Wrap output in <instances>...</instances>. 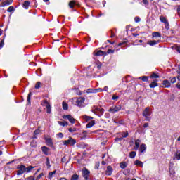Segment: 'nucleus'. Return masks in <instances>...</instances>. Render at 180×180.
I'll list each match as a JSON object with an SVG mask.
<instances>
[{
  "label": "nucleus",
  "instance_id": "obj_54",
  "mask_svg": "<svg viewBox=\"0 0 180 180\" xmlns=\"http://www.w3.org/2000/svg\"><path fill=\"white\" fill-rule=\"evenodd\" d=\"M58 137H60V139H63V137H64V135L61 132L58 133Z\"/></svg>",
  "mask_w": 180,
  "mask_h": 180
},
{
  "label": "nucleus",
  "instance_id": "obj_42",
  "mask_svg": "<svg viewBox=\"0 0 180 180\" xmlns=\"http://www.w3.org/2000/svg\"><path fill=\"white\" fill-rule=\"evenodd\" d=\"M82 136H83V137L85 139V137L88 136V131H83V132L82 133Z\"/></svg>",
  "mask_w": 180,
  "mask_h": 180
},
{
  "label": "nucleus",
  "instance_id": "obj_33",
  "mask_svg": "<svg viewBox=\"0 0 180 180\" xmlns=\"http://www.w3.org/2000/svg\"><path fill=\"white\" fill-rule=\"evenodd\" d=\"M124 175H129L130 174V169H125L123 171Z\"/></svg>",
  "mask_w": 180,
  "mask_h": 180
},
{
  "label": "nucleus",
  "instance_id": "obj_62",
  "mask_svg": "<svg viewBox=\"0 0 180 180\" xmlns=\"http://www.w3.org/2000/svg\"><path fill=\"white\" fill-rule=\"evenodd\" d=\"M148 126H149V124H148V122H146V123H145V124H143V127H144L145 129L147 128V127H148Z\"/></svg>",
  "mask_w": 180,
  "mask_h": 180
},
{
  "label": "nucleus",
  "instance_id": "obj_36",
  "mask_svg": "<svg viewBox=\"0 0 180 180\" xmlns=\"http://www.w3.org/2000/svg\"><path fill=\"white\" fill-rule=\"evenodd\" d=\"M30 146H31V147H37V143L34 140H33L30 143Z\"/></svg>",
  "mask_w": 180,
  "mask_h": 180
},
{
  "label": "nucleus",
  "instance_id": "obj_35",
  "mask_svg": "<svg viewBox=\"0 0 180 180\" xmlns=\"http://www.w3.org/2000/svg\"><path fill=\"white\" fill-rule=\"evenodd\" d=\"M68 131L70 133H75V131H77V128L73 127V128H69L68 129Z\"/></svg>",
  "mask_w": 180,
  "mask_h": 180
},
{
  "label": "nucleus",
  "instance_id": "obj_50",
  "mask_svg": "<svg viewBox=\"0 0 180 180\" xmlns=\"http://www.w3.org/2000/svg\"><path fill=\"white\" fill-rule=\"evenodd\" d=\"M117 99H119V96H116V95H113L112 96V100L113 101H117Z\"/></svg>",
  "mask_w": 180,
  "mask_h": 180
},
{
  "label": "nucleus",
  "instance_id": "obj_59",
  "mask_svg": "<svg viewBox=\"0 0 180 180\" xmlns=\"http://www.w3.org/2000/svg\"><path fill=\"white\" fill-rule=\"evenodd\" d=\"M1 1H2V0H0V8L5 6V3H4V2H1Z\"/></svg>",
  "mask_w": 180,
  "mask_h": 180
},
{
  "label": "nucleus",
  "instance_id": "obj_49",
  "mask_svg": "<svg viewBox=\"0 0 180 180\" xmlns=\"http://www.w3.org/2000/svg\"><path fill=\"white\" fill-rule=\"evenodd\" d=\"M44 174L43 173H41L39 175L37 176L36 180H39L41 176H43Z\"/></svg>",
  "mask_w": 180,
  "mask_h": 180
},
{
  "label": "nucleus",
  "instance_id": "obj_24",
  "mask_svg": "<svg viewBox=\"0 0 180 180\" xmlns=\"http://www.w3.org/2000/svg\"><path fill=\"white\" fill-rule=\"evenodd\" d=\"M134 165H137L138 167H143V162H141L140 160H136V161H134Z\"/></svg>",
  "mask_w": 180,
  "mask_h": 180
},
{
  "label": "nucleus",
  "instance_id": "obj_47",
  "mask_svg": "<svg viewBox=\"0 0 180 180\" xmlns=\"http://www.w3.org/2000/svg\"><path fill=\"white\" fill-rule=\"evenodd\" d=\"M107 53H108V54H113V53H115V50L108 49Z\"/></svg>",
  "mask_w": 180,
  "mask_h": 180
},
{
  "label": "nucleus",
  "instance_id": "obj_7",
  "mask_svg": "<svg viewBox=\"0 0 180 180\" xmlns=\"http://www.w3.org/2000/svg\"><path fill=\"white\" fill-rule=\"evenodd\" d=\"M84 102H85V98L79 97L76 101V105H77V106H79V108H82V107H84Z\"/></svg>",
  "mask_w": 180,
  "mask_h": 180
},
{
  "label": "nucleus",
  "instance_id": "obj_5",
  "mask_svg": "<svg viewBox=\"0 0 180 180\" xmlns=\"http://www.w3.org/2000/svg\"><path fill=\"white\" fill-rule=\"evenodd\" d=\"M91 111L93 113H100V115H103L105 110H103V108L102 107H96L94 106L91 109Z\"/></svg>",
  "mask_w": 180,
  "mask_h": 180
},
{
  "label": "nucleus",
  "instance_id": "obj_16",
  "mask_svg": "<svg viewBox=\"0 0 180 180\" xmlns=\"http://www.w3.org/2000/svg\"><path fill=\"white\" fill-rule=\"evenodd\" d=\"M82 118L85 120V122H91V120H92V119H94V117H91V116H88V115H83L82 116Z\"/></svg>",
  "mask_w": 180,
  "mask_h": 180
},
{
  "label": "nucleus",
  "instance_id": "obj_38",
  "mask_svg": "<svg viewBox=\"0 0 180 180\" xmlns=\"http://www.w3.org/2000/svg\"><path fill=\"white\" fill-rule=\"evenodd\" d=\"M150 78H160V75H157L156 73H153L150 75Z\"/></svg>",
  "mask_w": 180,
  "mask_h": 180
},
{
  "label": "nucleus",
  "instance_id": "obj_60",
  "mask_svg": "<svg viewBox=\"0 0 180 180\" xmlns=\"http://www.w3.org/2000/svg\"><path fill=\"white\" fill-rule=\"evenodd\" d=\"M143 3L144 5H148V0H143Z\"/></svg>",
  "mask_w": 180,
  "mask_h": 180
},
{
  "label": "nucleus",
  "instance_id": "obj_9",
  "mask_svg": "<svg viewBox=\"0 0 180 180\" xmlns=\"http://www.w3.org/2000/svg\"><path fill=\"white\" fill-rule=\"evenodd\" d=\"M63 119H68V120H69V122H70L72 124H74V123H75V120L74 119V117H72L71 115H64Z\"/></svg>",
  "mask_w": 180,
  "mask_h": 180
},
{
  "label": "nucleus",
  "instance_id": "obj_11",
  "mask_svg": "<svg viewBox=\"0 0 180 180\" xmlns=\"http://www.w3.org/2000/svg\"><path fill=\"white\" fill-rule=\"evenodd\" d=\"M162 85H163L165 88H169L171 86V82H169V80L165 79L162 81Z\"/></svg>",
  "mask_w": 180,
  "mask_h": 180
},
{
  "label": "nucleus",
  "instance_id": "obj_19",
  "mask_svg": "<svg viewBox=\"0 0 180 180\" xmlns=\"http://www.w3.org/2000/svg\"><path fill=\"white\" fill-rule=\"evenodd\" d=\"M94 56H105V52L103 51H95L94 52Z\"/></svg>",
  "mask_w": 180,
  "mask_h": 180
},
{
  "label": "nucleus",
  "instance_id": "obj_12",
  "mask_svg": "<svg viewBox=\"0 0 180 180\" xmlns=\"http://www.w3.org/2000/svg\"><path fill=\"white\" fill-rule=\"evenodd\" d=\"M158 80L154 79L150 84V88H156V86H158Z\"/></svg>",
  "mask_w": 180,
  "mask_h": 180
},
{
  "label": "nucleus",
  "instance_id": "obj_53",
  "mask_svg": "<svg viewBox=\"0 0 180 180\" xmlns=\"http://www.w3.org/2000/svg\"><path fill=\"white\" fill-rule=\"evenodd\" d=\"M103 91V89L98 88L95 89V92H102Z\"/></svg>",
  "mask_w": 180,
  "mask_h": 180
},
{
  "label": "nucleus",
  "instance_id": "obj_8",
  "mask_svg": "<svg viewBox=\"0 0 180 180\" xmlns=\"http://www.w3.org/2000/svg\"><path fill=\"white\" fill-rule=\"evenodd\" d=\"M89 174H91V172H89V170H88V169H86V167L83 168L82 172V175L83 178H84L85 180H88Z\"/></svg>",
  "mask_w": 180,
  "mask_h": 180
},
{
  "label": "nucleus",
  "instance_id": "obj_27",
  "mask_svg": "<svg viewBox=\"0 0 180 180\" xmlns=\"http://www.w3.org/2000/svg\"><path fill=\"white\" fill-rule=\"evenodd\" d=\"M58 124H60V126H63L64 127V126H68V122H61V121H58Z\"/></svg>",
  "mask_w": 180,
  "mask_h": 180
},
{
  "label": "nucleus",
  "instance_id": "obj_61",
  "mask_svg": "<svg viewBox=\"0 0 180 180\" xmlns=\"http://www.w3.org/2000/svg\"><path fill=\"white\" fill-rule=\"evenodd\" d=\"M97 68L98 70H101V68H102V64L101 63H99L98 65H97Z\"/></svg>",
  "mask_w": 180,
  "mask_h": 180
},
{
  "label": "nucleus",
  "instance_id": "obj_52",
  "mask_svg": "<svg viewBox=\"0 0 180 180\" xmlns=\"http://www.w3.org/2000/svg\"><path fill=\"white\" fill-rule=\"evenodd\" d=\"M175 157L176 160H180V153H176Z\"/></svg>",
  "mask_w": 180,
  "mask_h": 180
},
{
  "label": "nucleus",
  "instance_id": "obj_57",
  "mask_svg": "<svg viewBox=\"0 0 180 180\" xmlns=\"http://www.w3.org/2000/svg\"><path fill=\"white\" fill-rule=\"evenodd\" d=\"M27 180H34V176H30V177H28V178L27 179Z\"/></svg>",
  "mask_w": 180,
  "mask_h": 180
},
{
  "label": "nucleus",
  "instance_id": "obj_58",
  "mask_svg": "<svg viewBox=\"0 0 180 180\" xmlns=\"http://www.w3.org/2000/svg\"><path fill=\"white\" fill-rule=\"evenodd\" d=\"M169 169L170 175H174V174H175V172L174 170L171 171V168H169Z\"/></svg>",
  "mask_w": 180,
  "mask_h": 180
},
{
  "label": "nucleus",
  "instance_id": "obj_1",
  "mask_svg": "<svg viewBox=\"0 0 180 180\" xmlns=\"http://www.w3.org/2000/svg\"><path fill=\"white\" fill-rule=\"evenodd\" d=\"M33 168H34L33 166H28L26 167V166L23 165H18L17 167V169H18L17 171V175H22V174H25V172L29 173L30 171H32V169H33Z\"/></svg>",
  "mask_w": 180,
  "mask_h": 180
},
{
  "label": "nucleus",
  "instance_id": "obj_64",
  "mask_svg": "<svg viewBox=\"0 0 180 180\" xmlns=\"http://www.w3.org/2000/svg\"><path fill=\"white\" fill-rule=\"evenodd\" d=\"M176 88H178V89H180V82L177 83Z\"/></svg>",
  "mask_w": 180,
  "mask_h": 180
},
{
  "label": "nucleus",
  "instance_id": "obj_4",
  "mask_svg": "<svg viewBox=\"0 0 180 180\" xmlns=\"http://www.w3.org/2000/svg\"><path fill=\"white\" fill-rule=\"evenodd\" d=\"M76 143H77V141L75 139H72V137H69V139L65 140L63 144L64 146H68L69 144L70 146H75Z\"/></svg>",
  "mask_w": 180,
  "mask_h": 180
},
{
  "label": "nucleus",
  "instance_id": "obj_31",
  "mask_svg": "<svg viewBox=\"0 0 180 180\" xmlns=\"http://www.w3.org/2000/svg\"><path fill=\"white\" fill-rule=\"evenodd\" d=\"M46 165L47 168H51V165H50V159L49 158H46Z\"/></svg>",
  "mask_w": 180,
  "mask_h": 180
},
{
  "label": "nucleus",
  "instance_id": "obj_18",
  "mask_svg": "<svg viewBox=\"0 0 180 180\" xmlns=\"http://www.w3.org/2000/svg\"><path fill=\"white\" fill-rule=\"evenodd\" d=\"M93 126H95V120H91L88 124L86 125V129H91V127H93Z\"/></svg>",
  "mask_w": 180,
  "mask_h": 180
},
{
  "label": "nucleus",
  "instance_id": "obj_44",
  "mask_svg": "<svg viewBox=\"0 0 180 180\" xmlns=\"http://www.w3.org/2000/svg\"><path fill=\"white\" fill-rule=\"evenodd\" d=\"M165 29H167V30H169V23L168 22V21L165 23Z\"/></svg>",
  "mask_w": 180,
  "mask_h": 180
},
{
  "label": "nucleus",
  "instance_id": "obj_55",
  "mask_svg": "<svg viewBox=\"0 0 180 180\" xmlns=\"http://www.w3.org/2000/svg\"><path fill=\"white\" fill-rule=\"evenodd\" d=\"M95 169H99V162L96 163Z\"/></svg>",
  "mask_w": 180,
  "mask_h": 180
},
{
  "label": "nucleus",
  "instance_id": "obj_3",
  "mask_svg": "<svg viewBox=\"0 0 180 180\" xmlns=\"http://www.w3.org/2000/svg\"><path fill=\"white\" fill-rule=\"evenodd\" d=\"M120 110H122V105H115V107H110L108 112L112 115H115V113L119 112Z\"/></svg>",
  "mask_w": 180,
  "mask_h": 180
},
{
  "label": "nucleus",
  "instance_id": "obj_28",
  "mask_svg": "<svg viewBox=\"0 0 180 180\" xmlns=\"http://www.w3.org/2000/svg\"><path fill=\"white\" fill-rule=\"evenodd\" d=\"M160 20L162 23H167L168 22V20H167V18L165 17H164V16H160Z\"/></svg>",
  "mask_w": 180,
  "mask_h": 180
},
{
  "label": "nucleus",
  "instance_id": "obj_13",
  "mask_svg": "<svg viewBox=\"0 0 180 180\" xmlns=\"http://www.w3.org/2000/svg\"><path fill=\"white\" fill-rule=\"evenodd\" d=\"M41 150H42V153H44V154L45 155H49V151H50V148H48L47 146H42L41 147Z\"/></svg>",
  "mask_w": 180,
  "mask_h": 180
},
{
  "label": "nucleus",
  "instance_id": "obj_26",
  "mask_svg": "<svg viewBox=\"0 0 180 180\" xmlns=\"http://www.w3.org/2000/svg\"><path fill=\"white\" fill-rule=\"evenodd\" d=\"M78 179H79V176L77 174H73L70 179V180H78Z\"/></svg>",
  "mask_w": 180,
  "mask_h": 180
},
{
  "label": "nucleus",
  "instance_id": "obj_41",
  "mask_svg": "<svg viewBox=\"0 0 180 180\" xmlns=\"http://www.w3.org/2000/svg\"><path fill=\"white\" fill-rule=\"evenodd\" d=\"M122 136L124 139H126V137H127V136H129V132L126 131V132H122Z\"/></svg>",
  "mask_w": 180,
  "mask_h": 180
},
{
  "label": "nucleus",
  "instance_id": "obj_21",
  "mask_svg": "<svg viewBox=\"0 0 180 180\" xmlns=\"http://www.w3.org/2000/svg\"><path fill=\"white\" fill-rule=\"evenodd\" d=\"M138 79H141L143 82H148V77L147 76H142L139 77Z\"/></svg>",
  "mask_w": 180,
  "mask_h": 180
},
{
  "label": "nucleus",
  "instance_id": "obj_22",
  "mask_svg": "<svg viewBox=\"0 0 180 180\" xmlns=\"http://www.w3.org/2000/svg\"><path fill=\"white\" fill-rule=\"evenodd\" d=\"M30 5V1H25L23 4V8L25 9H29V6Z\"/></svg>",
  "mask_w": 180,
  "mask_h": 180
},
{
  "label": "nucleus",
  "instance_id": "obj_17",
  "mask_svg": "<svg viewBox=\"0 0 180 180\" xmlns=\"http://www.w3.org/2000/svg\"><path fill=\"white\" fill-rule=\"evenodd\" d=\"M158 43H160V41L150 40L147 42V44H149V46H155Z\"/></svg>",
  "mask_w": 180,
  "mask_h": 180
},
{
  "label": "nucleus",
  "instance_id": "obj_10",
  "mask_svg": "<svg viewBox=\"0 0 180 180\" xmlns=\"http://www.w3.org/2000/svg\"><path fill=\"white\" fill-rule=\"evenodd\" d=\"M112 174H113V167H112V166H108L107 170L105 171V174L110 176Z\"/></svg>",
  "mask_w": 180,
  "mask_h": 180
},
{
  "label": "nucleus",
  "instance_id": "obj_39",
  "mask_svg": "<svg viewBox=\"0 0 180 180\" xmlns=\"http://www.w3.org/2000/svg\"><path fill=\"white\" fill-rule=\"evenodd\" d=\"M40 85H41V83L40 82H37L35 84V89H39L40 88Z\"/></svg>",
  "mask_w": 180,
  "mask_h": 180
},
{
  "label": "nucleus",
  "instance_id": "obj_6",
  "mask_svg": "<svg viewBox=\"0 0 180 180\" xmlns=\"http://www.w3.org/2000/svg\"><path fill=\"white\" fill-rule=\"evenodd\" d=\"M42 106H46L47 110V113H51V106L50 105V103H49V101H47V99H44L42 101L41 103Z\"/></svg>",
  "mask_w": 180,
  "mask_h": 180
},
{
  "label": "nucleus",
  "instance_id": "obj_20",
  "mask_svg": "<svg viewBox=\"0 0 180 180\" xmlns=\"http://www.w3.org/2000/svg\"><path fill=\"white\" fill-rule=\"evenodd\" d=\"M120 167L122 168V169H124L127 167V162H122L120 163Z\"/></svg>",
  "mask_w": 180,
  "mask_h": 180
},
{
  "label": "nucleus",
  "instance_id": "obj_2",
  "mask_svg": "<svg viewBox=\"0 0 180 180\" xmlns=\"http://www.w3.org/2000/svg\"><path fill=\"white\" fill-rule=\"evenodd\" d=\"M152 113H153V111L151 110V108L150 107H146L143 110L142 115H143V117H145L146 120H147V122H150Z\"/></svg>",
  "mask_w": 180,
  "mask_h": 180
},
{
  "label": "nucleus",
  "instance_id": "obj_15",
  "mask_svg": "<svg viewBox=\"0 0 180 180\" xmlns=\"http://www.w3.org/2000/svg\"><path fill=\"white\" fill-rule=\"evenodd\" d=\"M146 150H147V146H146V144H144V143L141 144L139 148V152L140 153H146Z\"/></svg>",
  "mask_w": 180,
  "mask_h": 180
},
{
  "label": "nucleus",
  "instance_id": "obj_23",
  "mask_svg": "<svg viewBox=\"0 0 180 180\" xmlns=\"http://www.w3.org/2000/svg\"><path fill=\"white\" fill-rule=\"evenodd\" d=\"M152 36L153 37H161V33L158 32H153L152 33Z\"/></svg>",
  "mask_w": 180,
  "mask_h": 180
},
{
  "label": "nucleus",
  "instance_id": "obj_43",
  "mask_svg": "<svg viewBox=\"0 0 180 180\" xmlns=\"http://www.w3.org/2000/svg\"><path fill=\"white\" fill-rule=\"evenodd\" d=\"M75 5V2H74V1H70V3H69V6H70V8H74V6Z\"/></svg>",
  "mask_w": 180,
  "mask_h": 180
},
{
  "label": "nucleus",
  "instance_id": "obj_25",
  "mask_svg": "<svg viewBox=\"0 0 180 180\" xmlns=\"http://www.w3.org/2000/svg\"><path fill=\"white\" fill-rule=\"evenodd\" d=\"M56 172H57L56 170H54L53 172H51L49 173L48 179H51L53 178V175H56Z\"/></svg>",
  "mask_w": 180,
  "mask_h": 180
},
{
  "label": "nucleus",
  "instance_id": "obj_37",
  "mask_svg": "<svg viewBox=\"0 0 180 180\" xmlns=\"http://www.w3.org/2000/svg\"><path fill=\"white\" fill-rule=\"evenodd\" d=\"M135 146H136V147H137V148H139V147H140V140L139 139H136L135 141Z\"/></svg>",
  "mask_w": 180,
  "mask_h": 180
},
{
  "label": "nucleus",
  "instance_id": "obj_40",
  "mask_svg": "<svg viewBox=\"0 0 180 180\" xmlns=\"http://www.w3.org/2000/svg\"><path fill=\"white\" fill-rule=\"evenodd\" d=\"M123 120H121L120 121H116V120H114V123H116L117 124H123Z\"/></svg>",
  "mask_w": 180,
  "mask_h": 180
},
{
  "label": "nucleus",
  "instance_id": "obj_30",
  "mask_svg": "<svg viewBox=\"0 0 180 180\" xmlns=\"http://www.w3.org/2000/svg\"><path fill=\"white\" fill-rule=\"evenodd\" d=\"M63 110H68V104L65 102H63Z\"/></svg>",
  "mask_w": 180,
  "mask_h": 180
},
{
  "label": "nucleus",
  "instance_id": "obj_48",
  "mask_svg": "<svg viewBox=\"0 0 180 180\" xmlns=\"http://www.w3.org/2000/svg\"><path fill=\"white\" fill-rule=\"evenodd\" d=\"M7 12H13V6H10L8 9H7Z\"/></svg>",
  "mask_w": 180,
  "mask_h": 180
},
{
  "label": "nucleus",
  "instance_id": "obj_34",
  "mask_svg": "<svg viewBox=\"0 0 180 180\" xmlns=\"http://www.w3.org/2000/svg\"><path fill=\"white\" fill-rule=\"evenodd\" d=\"M170 84H175L176 82V77H174L169 79Z\"/></svg>",
  "mask_w": 180,
  "mask_h": 180
},
{
  "label": "nucleus",
  "instance_id": "obj_63",
  "mask_svg": "<svg viewBox=\"0 0 180 180\" xmlns=\"http://www.w3.org/2000/svg\"><path fill=\"white\" fill-rule=\"evenodd\" d=\"M176 51H177L178 53H180V46H177V47L176 48Z\"/></svg>",
  "mask_w": 180,
  "mask_h": 180
},
{
  "label": "nucleus",
  "instance_id": "obj_56",
  "mask_svg": "<svg viewBox=\"0 0 180 180\" xmlns=\"http://www.w3.org/2000/svg\"><path fill=\"white\" fill-rule=\"evenodd\" d=\"M4 40H2L1 42H0V49H2L4 47Z\"/></svg>",
  "mask_w": 180,
  "mask_h": 180
},
{
  "label": "nucleus",
  "instance_id": "obj_32",
  "mask_svg": "<svg viewBox=\"0 0 180 180\" xmlns=\"http://www.w3.org/2000/svg\"><path fill=\"white\" fill-rule=\"evenodd\" d=\"M31 98H32V92H30V93L28 94L27 98V103H28L29 105H30V99H31Z\"/></svg>",
  "mask_w": 180,
  "mask_h": 180
},
{
  "label": "nucleus",
  "instance_id": "obj_29",
  "mask_svg": "<svg viewBox=\"0 0 180 180\" xmlns=\"http://www.w3.org/2000/svg\"><path fill=\"white\" fill-rule=\"evenodd\" d=\"M136 155H137V153H136V151H131L129 153L130 158H134V157H136Z\"/></svg>",
  "mask_w": 180,
  "mask_h": 180
},
{
  "label": "nucleus",
  "instance_id": "obj_46",
  "mask_svg": "<svg viewBox=\"0 0 180 180\" xmlns=\"http://www.w3.org/2000/svg\"><path fill=\"white\" fill-rule=\"evenodd\" d=\"M3 4H4V6H6L8 5H11V4H12V1H4Z\"/></svg>",
  "mask_w": 180,
  "mask_h": 180
},
{
  "label": "nucleus",
  "instance_id": "obj_51",
  "mask_svg": "<svg viewBox=\"0 0 180 180\" xmlns=\"http://www.w3.org/2000/svg\"><path fill=\"white\" fill-rule=\"evenodd\" d=\"M134 20L136 23H139V22H140L141 19L139 17H135Z\"/></svg>",
  "mask_w": 180,
  "mask_h": 180
},
{
  "label": "nucleus",
  "instance_id": "obj_14",
  "mask_svg": "<svg viewBox=\"0 0 180 180\" xmlns=\"http://www.w3.org/2000/svg\"><path fill=\"white\" fill-rule=\"evenodd\" d=\"M46 143L47 146H49V147H53V140L51 139V138H45Z\"/></svg>",
  "mask_w": 180,
  "mask_h": 180
},
{
  "label": "nucleus",
  "instance_id": "obj_45",
  "mask_svg": "<svg viewBox=\"0 0 180 180\" xmlns=\"http://www.w3.org/2000/svg\"><path fill=\"white\" fill-rule=\"evenodd\" d=\"M34 136H37V134H40V129H37L34 131Z\"/></svg>",
  "mask_w": 180,
  "mask_h": 180
}]
</instances>
